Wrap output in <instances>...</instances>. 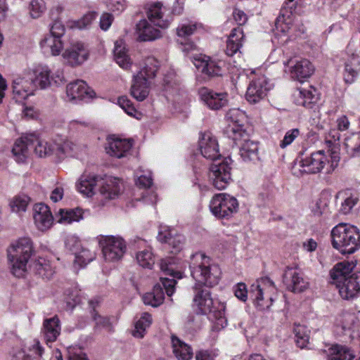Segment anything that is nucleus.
<instances>
[{
  "label": "nucleus",
  "instance_id": "63",
  "mask_svg": "<svg viewBox=\"0 0 360 360\" xmlns=\"http://www.w3.org/2000/svg\"><path fill=\"white\" fill-rule=\"evenodd\" d=\"M107 6L113 12H122L125 8V0H107Z\"/></svg>",
  "mask_w": 360,
  "mask_h": 360
},
{
  "label": "nucleus",
  "instance_id": "64",
  "mask_svg": "<svg viewBox=\"0 0 360 360\" xmlns=\"http://www.w3.org/2000/svg\"><path fill=\"white\" fill-rule=\"evenodd\" d=\"M328 207V200L321 196L316 202L315 207L313 212L316 215H321L323 214Z\"/></svg>",
  "mask_w": 360,
  "mask_h": 360
},
{
  "label": "nucleus",
  "instance_id": "22",
  "mask_svg": "<svg viewBox=\"0 0 360 360\" xmlns=\"http://www.w3.org/2000/svg\"><path fill=\"white\" fill-rule=\"evenodd\" d=\"M201 154L204 158L213 162L220 159L221 155L217 139L210 133L202 134L199 141Z\"/></svg>",
  "mask_w": 360,
  "mask_h": 360
},
{
  "label": "nucleus",
  "instance_id": "23",
  "mask_svg": "<svg viewBox=\"0 0 360 360\" xmlns=\"http://www.w3.org/2000/svg\"><path fill=\"white\" fill-rule=\"evenodd\" d=\"M167 11L166 7L163 6L161 3L153 4L147 11L148 18L154 25L161 28H167L172 21L170 17L165 16Z\"/></svg>",
  "mask_w": 360,
  "mask_h": 360
},
{
  "label": "nucleus",
  "instance_id": "56",
  "mask_svg": "<svg viewBox=\"0 0 360 360\" xmlns=\"http://www.w3.org/2000/svg\"><path fill=\"white\" fill-rule=\"evenodd\" d=\"M117 103L124 110V112L131 116L135 117L137 112L136 109L133 105L131 101L125 96L118 98Z\"/></svg>",
  "mask_w": 360,
  "mask_h": 360
},
{
  "label": "nucleus",
  "instance_id": "3",
  "mask_svg": "<svg viewBox=\"0 0 360 360\" xmlns=\"http://www.w3.org/2000/svg\"><path fill=\"white\" fill-rule=\"evenodd\" d=\"M275 292L274 284L268 278L257 281L251 285L249 290L243 283H239L234 287V294L238 299L245 302L249 295L250 298L260 310L267 309L271 307L274 300Z\"/></svg>",
  "mask_w": 360,
  "mask_h": 360
},
{
  "label": "nucleus",
  "instance_id": "35",
  "mask_svg": "<svg viewBox=\"0 0 360 360\" xmlns=\"http://www.w3.org/2000/svg\"><path fill=\"white\" fill-rule=\"evenodd\" d=\"M84 211L81 208L60 209L56 215L57 222L63 224H70L75 221L83 219Z\"/></svg>",
  "mask_w": 360,
  "mask_h": 360
},
{
  "label": "nucleus",
  "instance_id": "15",
  "mask_svg": "<svg viewBox=\"0 0 360 360\" xmlns=\"http://www.w3.org/2000/svg\"><path fill=\"white\" fill-rule=\"evenodd\" d=\"M67 64L72 67L77 66L86 61L89 56V51L82 42H75L70 44L62 54Z\"/></svg>",
  "mask_w": 360,
  "mask_h": 360
},
{
  "label": "nucleus",
  "instance_id": "47",
  "mask_svg": "<svg viewBox=\"0 0 360 360\" xmlns=\"http://www.w3.org/2000/svg\"><path fill=\"white\" fill-rule=\"evenodd\" d=\"M96 255L94 252L82 247L79 251L75 250L74 264L83 267L93 261Z\"/></svg>",
  "mask_w": 360,
  "mask_h": 360
},
{
  "label": "nucleus",
  "instance_id": "40",
  "mask_svg": "<svg viewBox=\"0 0 360 360\" xmlns=\"http://www.w3.org/2000/svg\"><path fill=\"white\" fill-rule=\"evenodd\" d=\"M114 56L116 63L123 69H128L131 66V63L127 53V50L123 40L120 39L115 41Z\"/></svg>",
  "mask_w": 360,
  "mask_h": 360
},
{
  "label": "nucleus",
  "instance_id": "10",
  "mask_svg": "<svg viewBox=\"0 0 360 360\" xmlns=\"http://www.w3.org/2000/svg\"><path fill=\"white\" fill-rule=\"evenodd\" d=\"M233 18L239 26L243 25L248 21L247 15L241 10L235 9ZM244 41V33L240 27L233 28L229 37L226 43V53L228 56H232L240 51Z\"/></svg>",
  "mask_w": 360,
  "mask_h": 360
},
{
  "label": "nucleus",
  "instance_id": "11",
  "mask_svg": "<svg viewBox=\"0 0 360 360\" xmlns=\"http://www.w3.org/2000/svg\"><path fill=\"white\" fill-rule=\"evenodd\" d=\"M230 159H220L213 162L210 167L209 176L212 184L218 190L226 188L231 180Z\"/></svg>",
  "mask_w": 360,
  "mask_h": 360
},
{
  "label": "nucleus",
  "instance_id": "25",
  "mask_svg": "<svg viewBox=\"0 0 360 360\" xmlns=\"http://www.w3.org/2000/svg\"><path fill=\"white\" fill-rule=\"evenodd\" d=\"M295 103L297 105L303 106L308 109H314L319 100L316 89L309 86V89L300 88L294 92Z\"/></svg>",
  "mask_w": 360,
  "mask_h": 360
},
{
  "label": "nucleus",
  "instance_id": "27",
  "mask_svg": "<svg viewBox=\"0 0 360 360\" xmlns=\"http://www.w3.org/2000/svg\"><path fill=\"white\" fill-rule=\"evenodd\" d=\"M132 146L129 140L110 138L105 146L106 153L110 156L121 158L125 157Z\"/></svg>",
  "mask_w": 360,
  "mask_h": 360
},
{
  "label": "nucleus",
  "instance_id": "44",
  "mask_svg": "<svg viewBox=\"0 0 360 360\" xmlns=\"http://www.w3.org/2000/svg\"><path fill=\"white\" fill-rule=\"evenodd\" d=\"M354 354L346 347L333 345L329 349V360H353Z\"/></svg>",
  "mask_w": 360,
  "mask_h": 360
},
{
  "label": "nucleus",
  "instance_id": "26",
  "mask_svg": "<svg viewBox=\"0 0 360 360\" xmlns=\"http://www.w3.org/2000/svg\"><path fill=\"white\" fill-rule=\"evenodd\" d=\"M284 281L287 288L294 292H303L309 287V282L297 269H288L285 273Z\"/></svg>",
  "mask_w": 360,
  "mask_h": 360
},
{
  "label": "nucleus",
  "instance_id": "62",
  "mask_svg": "<svg viewBox=\"0 0 360 360\" xmlns=\"http://www.w3.org/2000/svg\"><path fill=\"white\" fill-rule=\"evenodd\" d=\"M65 28L60 21H55L50 27V34L49 35L61 39L64 35Z\"/></svg>",
  "mask_w": 360,
  "mask_h": 360
},
{
  "label": "nucleus",
  "instance_id": "4",
  "mask_svg": "<svg viewBox=\"0 0 360 360\" xmlns=\"http://www.w3.org/2000/svg\"><path fill=\"white\" fill-rule=\"evenodd\" d=\"M46 68H38L30 70L22 76L15 78L13 82V93L17 101L27 98L32 95L39 87L41 89L47 88L49 84Z\"/></svg>",
  "mask_w": 360,
  "mask_h": 360
},
{
  "label": "nucleus",
  "instance_id": "41",
  "mask_svg": "<svg viewBox=\"0 0 360 360\" xmlns=\"http://www.w3.org/2000/svg\"><path fill=\"white\" fill-rule=\"evenodd\" d=\"M344 146L348 155L352 157L360 155V132L352 133L345 137Z\"/></svg>",
  "mask_w": 360,
  "mask_h": 360
},
{
  "label": "nucleus",
  "instance_id": "58",
  "mask_svg": "<svg viewBox=\"0 0 360 360\" xmlns=\"http://www.w3.org/2000/svg\"><path fill=\"white\" fill-rule=\"evenodd\" d=\"M202 73L211 77L221 75V68L216 61L210 58L207 63V67L205 68Z\"/></svg>",
  "mask_w": 360,
  "mask_h": 360
},
{
  "label": "nucleus",
  "instance_id": "7",
  "mask_svg": "<svg viewBox=\"0 0 360 360\" xmlns=\"http://www.w3.org/2000/svg\"><path fill=\"white\" fill-rule=\"evenodd\" d=\"M339 161L337 153L327 155L323 150H319L302 160L300 166L307 173L316 174L323 170L326 174H330L338 167Z\"/></svg>",
  "mask_w": 360,
  "mask_h": 360
},
{
  "label": "nucleus",
  "instance_id": "51",
  "mask_svg": "<svg viewBox=\"0 0 360 360\" xmlns=\"http://www.w3.org/2000/svg\"><path fill=\"white\" fill-rule=\"evenodd\" d=\"M294 333L297 345L300 348L305 347L309 340L307 328L302 325H296L294 328Z\"/></svg>",
  "mask_w": 360,
  "mask_h": 360
},
{
  "label": "nucleus",
  "instance_id": "46",
  "mask_svg": "<svg viewBox=\"0 0 360 360\" xmlns=\"http://www.w3.org/2000/svg\"><path fill=\"white\" fill-rule=\"evenodd\" d=\"M89 305L93 309V311L91 312V316L93 320L95 321L94 330L98 331L102 328L106 329L108 332L112 331V324L110 322V320L107 317H103L98 315L95 311V305L97 304V301L94 302V300L89 301Z\"/></svg>",
  "mask_w": 360,
  "mask_h": 360
},
{
  "label": "nucleus",
  "instance_id": "9",
  "mask_svg": "<svg viewBox=\"0 0 360 360\" xmlns=\"http://www.w3.org/2000/svg\"><path fill=\"white\" fill-rule=\"evenodd\" d=\"M99 244L105 261L117 262L121 259L127 250L125 240L120 236H103Z\"/></svg>",
  "mask_w": 360,
  "mask_h": 360
},
{
  "label": "nucleus",
  "instance_id": "12",
  "mask_svg": "<svg viewBox=\"0 0 360 360\" xmlns=\"http://www.w3.org/2000/svg\"><path fill=\"white\" fill-rule=\"evenodd\" d=\"M227 126L224 129V134L229 139L237 140L241 136H246V131L243 129L245 120V112L238 108L229 110L226 114Z\"/></svg>",
  "mask_w": 360,
  "mask_h": 360
},
{
  "label": "nucleus",
  "instance_id": "37",
  "mask_svg": "<svg viewBox=\"0 0 360 360\" xmlns=\"http://www.w3.org/2000/svg\"><path fill=\"white\" fill-rule=\"evenodd\" d=\"M171 339L173 353L178 359L190 360L192 359L193 352L191 346L175 335H172Z\"/></svg>",
  "mask_w": 360,
  "mask_h": 360
},
{
  "label": "nucleus",
  "instance_id": "21",
  "mask_svg": "<svg viewBox=\"0 0 360 360\" xmlns=\"http://www.w3.org/2000/svg\"><path fill=\"white\" fill-rule=\"evenodd\" d=\"M336 287L343 299H352L360 291V275L354 273L348 278L337 283Z\"/></svg>",
  "mask_w": 360,
  "mask_h": 360
},
{
  "label": "nucleus",
  "instance_id": "2",
  "mask_svg": "<svg viewBox=\"0 0 360 360\" xmlns=\"http://www.w3.org/2000/svg\"><path fill=\"white\" fill-rule=\"evenodd\" d=\"M68 145V142L61 145L41 139L35 134H30L15 141L12 153L17 162H24L30 155L31 148L40 158L49 156L53 153L60 156L67 153Z\"/></svg>",
  "mask_w": 360,
  "mask_h": 360
},
{
  "label": "nucleus",
  "instance_id": "14",
  "mask_svg": "<svg viewBox=\"0 0 360 360\" xmlns=\"http://www.w3.org/2000/svg\"><path fill=\"white\" fill-rule=\"evenodd\" d=\"M290 68L291 77L300 82L309 78L314 72L315 68L305 58H292L284 62Z\"/></svg>",
  "mask_w": 360,
  "mask_h": 360
},
{
  "label": "nucleus",
  "instance_id": "32",
  "mask_svg": "<svg viewBox=\"0 0 360 360\" xmlns=\"http://www.w3.org/2000/svg\"><path fill=\"white\" fill-rule=\"evenodd\" d=\"M160 269L166 274L172 276V278H160L162 285L164 287L167 295L169 297H171L174 292L175 285L176 283L174 278H181V274L180 272L174 271L172 267L169 266V265L163 261L160 264Z\"/></svg>",
  "mask_w": 360,
  "mask_h": 360
},
{
  "label": "nucleus",
  "instance_id": "61",
  "mask_svg": "<svg viewBox=\"0 0 360 360\" xmlns=\"http://www.w3.org/2000/svg\"><path fill=\"white\" fill-rule=\"evenodd\" d=\"M210 58L209 56L205 55H195L193 56V63L195 68L202 72L205 68L207 67V63Z\"/></svg>",
  "mask_w": 360,
  "mask_h": 360
},
{
  "label": "nucleus",
  "instance_id": "6",
  "mask_svg": "<svg viewBox=\"0 0 360 360\" xmlns=\"http://www.w3.org/2000/svg\"><path fill=\"white\" fill-rule=\"evenodd\" d=\"M332 244L342 254H352L360 248V230L349 224L340 223L331 231Z\"/></svg>",
  "mask_w": 360,
  "mask_h": 360
},
{
  "label": "nucleus",
  "instance_id": "38",
  "mask_svg": "<svg viewBox=\"0 0 360 360\" xmlns=\"http://www.w3.org/2000/svg\"><path fill=\"white\" fill-rule=\"evenodd\" d=\"M40 46L44 53H50L52 56H58L63 49L61 39L51 35L45 36L40 41Z\"/></svg>",
  "mask_w": 360,
  "mask_h": 360
},
{
  "label": "nucleus",
  "instance_id": "24",
  "mask_svg": "<svg viewBox=\"0 0 360 360\" xmlns=\"http://www.w3.org/2000/svg\"><path fill=\"white\" fill-rule=\"evenodd\" d=\"M90 91L86 82L83 80H76L70 82L66 87V95L70 101H77L85 98H91L94 94Z\"/></svg>",
  "mask_w": 360,
  "mask_h": 360
},
{
  "label": "nucleus",
  "instance_id": "36",
  "mask_svg": "<svg viewBox=\"0 0 360 360\" xmlns=\"http://www.w3.org/2000/svg\"><path fill=\"white\" fill-rule=\"evenodd\" d=\"M98 182V176L95 174H84L77 184V188L84 195L91 196L94 193V188Z\"/></svg>",
  "mask_w": 360,
  "mask_h": 360
},
{
  "label": "nucleus",
  "instance_id": "34",
  "mask_svg": "<svg viewBox=\"0 0 360 360\" xmlns=\"http://www.w3.org/2000/svg\"><path fill=\"white\" fill-rule=\"evenodd\" d=\"M360 72V58L358 56L352 55L345 64L344 79L346 83L352 84L355 82Z\"/></svg>",
  "mask_w": 360,
  "mask_h": 360
},
{
  "label": "nucleus",
  "instance_id": "43",
  "mask_svg": "<svg viewBox=\"0 0 360 360\" xmlns=\"http://www.w3.org/2000/svg\"><path fill=\"white\" fill-rule=\"evenodd\" d=\"M160 67V62L153 56L145 59L143 67L137 75H141V77L150 80L155 77Z\"/></svg>",
  "mask_w": 360,
  "mask_h": 360
},
{
  "label": "nucleus",
  "instance_id": "54",
  "mask_svg": "<svg viewBox=\"0 0 360 360\" xmlns=\"http://www.w3.org/2000/svg\"><path fill=\"white\" fill-rule=\"evenodd\" d=\"M359 199L354 194L350 193L347 195L345 193L344 201L341 204L340 211L343 214H347L350 212L354 206L357 203Z\"/></svg>",
  "mask_w": 360,
  "mask_h": 360
},
{
  "label": "nucleus",
  "instance_id": "28",
  "mask_svg": "<svg viewBox=\"0 0 360 360\" xmlns=\"http://www.w3.org/2000/svg\"><path fill=\"white\" fill-rule=\"evenodd\" d=\"M158 238L162 243H167L171 248L172 253L179 252L184 242V237L182 235L176 233L174 230L166 229L160 231Z\"/></svg>",
  "mask_w": 360,
  "mask_h": 360
},
{
  "label": "nucleus",
  "instance_id": "39",
  "mask_svg": "<svg viewBox=\"0 0 360 360\" xmlns=\"http://www.w3.org/2000/svg\"><path fill=\"white\" fill-rule=\"evenodd\" d=\"M354 267V264L352 262H342L336 264L330 271L331 278L335 282L343 281L345 278H348L352 274V271Z\"/></svg>",
  "mask_w": 360,
  "mask_h": 360
},
{
  "label": "nucleus",
  "instance_id": "17",
  "mask_svg": "<svg viewBox=\"0 0 360 360\" xmlns=\"http://www.w3.org/2000/svg\"><path fill=\"white\" fill-rule=\"evenodd\" d=\"M233 141L236 145H239V154L245 162H255L259 160L258 143L251 140L247 132L246 136H243Z\"/></svg>",
  "mask_w": 360,
  "mask_h": 360
},
{
  "label": "nucleus",
  "instance_id": "55",
  "mask_svg": "<svg viewBox=\"0 0 360 360\" xmlns=\"http://www.w3.org/2000/svg\"><path fill=\"white\" fill-rule=\"evenodd\" d=\"M69 126L72 130L79 131L85 129H91L94 124L89 119L79 118L70 121Z\"/></svg>",
  "mask_w": 360,
  "mask_h": 360
},
{
  "label": "nucleus",
  "instance_id": "57",
  "mask_svg": "<svg viewBox=\"0 0 360 360\" xmlns=\"http://www.w3.org/2000/svg\"><path fill=\"white\" fill-rule=\"evenodd\" d=\"M300 134V129L297 128L292 129L286 131L283 140L280 142V147L285 148L290 146Z\"/></svg>",
  "mask_w": 360,
  "mask_h": 360
},
{
  "label": "nucleus",
  "instance_id": "19",
  "mask_svg": "<svg viewBox=\"0 0 360 360\" xmlns=\"http://www.w3.org/2000/svg\"><path fill=\"white\" fill-rule=\"evenodd\" d=\"M33 218L37 228L41 231L49 229L53 223V217L49 207L44 203L35 204Z\"/></svg>",
  "mask_w": 360,
  "mask_h": 360
},
{
  "label": "nucleus",
  "instance_id": "49",
  "mask_svg": "<svg viewBox=\"0 0 360 360\" xmlns=\"http://www.w3.org/2000/svg\"><path fill=\"white\" fill-rule=\"evenodd\" d=\"M34 269L44 279H50L53 274L50 264L42 258L34 262Z\"/></svg>",
  "mask_w": 360,
  "mask_h": 360
},
{
  "label": "nucleus",
  "instance_id": "52",
  "mask_svg": "<svg viewBox=\"0 0 360 360\" xmlns=\"http://www.w3.org/2000/svg\"><path fill=\"white\" fill-rule=\"evenodd\" d=\"M46 9V6L44 0H32L29 5L30 15L34 19L39 18Z\"/></svg>",
  "mask_w": 360,
  "mask_h": 360
},
{
  "label": "nucleus",
  "instance_id": "60",
  "mask_svg": "<svg viewBox=\"0 0 360 360\" xmlns=\"http://www.w3.org/2000/svg\"><path fill=\"white\" fill-rule=\"evenodd\" d=\"M97 16L96 12L91 11L85 14L80 20L77 22V27L79 29H84L89 26Z\"/></svg>",
  "mask_w": 360,
  "mask_h": 360
},
{
  "label": "nucleus",
  "instance_id": "18",
  "mask_svg": "<svg viewBox=\"0 0 360 360\" xmlns=\"http://www.w3.org/2000/svg\"><path fill=\"white\" fill-rule=\"evenodd\" d=\"M197 24L192 22H183L176 28L177 41L181 44L184 52H189L196 49V45L189 37L193 35L197 30Z\"/></svg>",
  "mask_w": 360,
  "mask_h": 360
},
{
  "label": "nucleus",
  "instance_id": "1",
  "mask_svg": "<svg viewBox=\"0 0 360 360\" xmlns=\"http://www.w3.org/2000/svg\"><path fill=\"white\" fill-rule=\"evenodd\" d=\"M189 269L195 281L193 286V307L198 314L208 315L212 321H216L217 326L224 328L227 325L224 316V306L218 303L217 307L209 290L202 285L213 287L217 285L221 278L219 266L202 252H195L190 257Z\"/></svg>",
  "mask_w": 360,
  "mask_h": 360
},
{
  "label": "nucleus",
  "instance_id": "50",
  "mask_svg": "<svg viewBox=\"0 0 360 360\" xmlns=\"http://www.w3.org/2000/svg\"><path fill=\"white\" fill-rule=\"evenodd\" d=\"M137 263L143 268L152 269L155 264L154 256L149 249L139 251L136 255Z\"/></svg>",
  "mask_w": 360,
  "mask_h": 360
},
{
  "label": "nucleus",
  "instance_id": "30",
  "mask_svg": "<svg viewBox=\"0 0 360 360\" xmlns=\"http://www.w3.org/2000/svg\"><path fill=\"white\" fill-rule=\"evenodd\" d=\"M150 81L141 77V75H136L134 77V82L131 87V95L138 101H144L150 91Z\"/></svg>",
  "mask_w": 360,
  "mask_h": 360
},
{
  "label": "nucleus",
  "instance_id": "29",
  "mask_svg": "<svg viewBox=\"0 0 360 360\" xmlns=\"http://www.w3.org/2000/svg\"><path fill=\"white\" fill-rule=\"evenodd\" d=\"M101 181L99 192L104 198L114 199L118 196L122 184L120 179L108 176Z\"/></svg>",
  "mask_w": 360,
  "mask_h": 360
},
{
  "label": "nucleus",
  "instance_id": "48",
  "mask_svg": "<svg viewBox=\"0 0 360 360\" xmlns=\"http://www.w3.org/2000/svg\"><path fill=\"white\" fill-rule=\"evenodd\" d=\"M30 200V198L25 195H16L10 200L9 206L13 212L21 214L27 210Z\"/></svg>",
  "mask_w": 360,
  "mask_h": 360
},
{
  "label": "nucleus",
  "instance_id": "8",
  "mask_svg": "<svg viewBox=\"0 0 360 360\" xmlns=\"http://www.w3.org/2000/svg\"><path fill=\"white\" fill-rule=\"evenodd\" d=\"M210 210L218 219H229L238 210V202L226 193L214 195L210 202Z\"/></svg>",
  "mask_w": 360,
  "mask_h": 360
},
{
  "label": "nucleus",
  "instance_id": "53",
  "mask_svg": "<svg viewBox=\"0 0 360 360\" xmlns=\"http://www.w3.org/2000/svg\"><path fill=\"white\" fill-rule=\"evenodd\" d=\"M38 68H46L48 70V79L49 84L47 85V88L52 84H55L56 86H59L65 82V77L63 74V71L60 69L56 70L54 72H51V70L48 66H37Z\"/></svg>",
  "mask_w": 360,
  "mask_h": 360
},
{
  "label": "nucleus",
  "instance_id": "45",
  "mask_svg": "<svg viewBox=\"0 0 360 360\" xmlns=\"http://www.w3.org/2000/svg\"><path fill=\"white\" fill-rule=\"evenodd\" d=\"M152 323L151 315L148 313L142 314L141 318L135 323L132 335L136 338L144 337L146 329Z\"/></svg>",
  "mask_w": 360,
  "mask_h": 360
},
{
  "label": "nucleus",
  "instance_id": "59",
  "mask_svg": "<svg viewBox=\"0 0 360 360\" xmlns=\"http://www.w3.org/2000/svg\"><path fill=\"white\" fill-rule=\"evenodd\" d=\"M137 179L136 184L140 188H149L153 184V179L150 172H148L146 174H139L137 173Z\"/></svg>",
  "mask_w": 360,
  "mask_h": 360
},
{
  "label": "nucleus",
  "instance_id": "5",
  "mask_svg": "<svg viewBox=\"0 0 360 360\" xmlns=\"http://www.w3.org/2000/svg\"><path fill=\"white\" fill-rule=\"evenodd\" d=\"M34 252L33 243L28 237H22L11 243L7 250L11 273L22 277L27 270L28 262Z\"/></svg>",
  "mask_w": 360,
  "mask_h": 360
},
{
  "label": "nucleus",
  "instance_id": "31",
  "mask_svg": "<svg viewBox=\"0 0 360 360\" xmlns=\"http://www.w3.org/2000/svg\"><path fill=\"white\" fill-rule=\"evenodd\" d=\"M60 322L57 316L44 321L43 334L47 343L55 342L60 334Z\"/></svg>",
  "mask_w": 360,
  "mask_h": 360
},
{
  "label": "nucleus",
  "instance_id": "20",
  "mask_svg": "<svg viewBox=\"0 0 360 360\" xmlns=\"http://www.w3.org/2000/svg\"><path fill=\"white\" fill-rule=\"evenodd\" d=\"M199 94L203 103L211 110H217L228 103L226 93H218L207 88H202Z\"/></svg>",
  "mask_w": 360,
  "mask_h": 360
},
{
  "label": "nucleus",
  "instance_id": "42",
  "mask_svg": "<svg viewBox=\"0 0 360 360\" xmlns=\"http://www.w3.org/2000/svg\"><path fill=\"white\" fill-rule=\"evenodd\" d=\"M165 295L162 288L160 285L154 286L150 292H147L143 296V301L145 304L152 307L160 306L164 300Z\"/></svg>",
  "mask_w": 360,
  "mask_h": 360
},
{
  "label": "nucleus",
  "instance_id": "33",
  "mask_svg": "<svg viewBox=\"0 0 360 360\" xmlns=\"http://www.w3.org/2000/svg\"><path fill=\"white\" fill-rule=\"evenodd\" d=\"M140 41H153L161 37V32L154 27L146 20H140L136 25Z\"/></svg>",
  "mask_w": 360,
  "mask_h": 360
},
{
  "label": "nucleus",
  "instance_id": "16",
  "mask_svg": "<svg viewBox=\"0 0 360 360\" xmlns=\"http://www.w3.org/2000/svg\"><path fill=\"white\" fill-rule=\"evenodd\" d=\"M44 349L38 340L26 344L23 348L13 351L11 360H41Z\"/></svg>",
  "mask_w": 360,
  "mask_h": 360
},
{
  "label": "nucleus",
  "instance_id": "13",
  "mask_svg": "<svg viewBox=\"0 0 360 360\" xmlns=\"http://www.w3.org/2000/svg\"><path fill=\"white\" fill-rule=\"evenodd\" d=\"M271 88V84L264 75L256 76L251 79L248 86L246 100L252 104L257 103L266 97Z\"/></svg>",
  "mask_w": 360,
  "mask_h": 360
}]
</instances>
